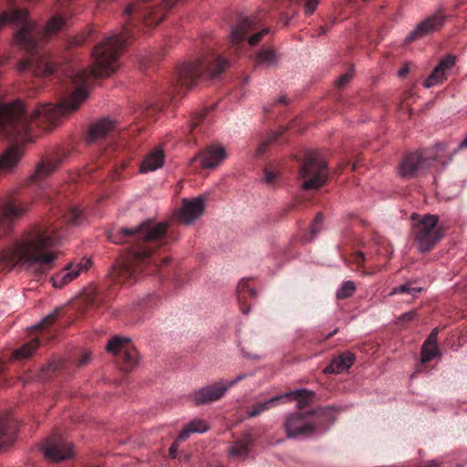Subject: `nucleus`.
Listing matches in <instances>:
<instances>
[{
    "mask_svg": "<svg viewBox=\"0 0 467 467\" xmlns=\"http://www.w3.org/2000/svg\"><path fill=\"white\" fill-rule=\"evenodd\" d=\"M295 207H296V204H291V205L289 206L288 210H289V211H290V210H293Z\"/></svg>",
    "mask_w": 467,
    "mask_h": 467,
    "instance_id": "bf43d9fd",
    "label": "nucleus"
},
{
    "mask_svg": "<svg viewBox=\"0 0 467 467\" xmlns=\"http://www.w3.org/2000/svg\"><path fill=\"white\" fill-rule=\"evenodd\" d=\"M90 361V353L88 351H84L81 353L79 358L77 361V365L78 367H82L87 365Z\"/></svg>",
    "mask_w": 467,
    "mask_h": 467,
    "instance_id": "a18cd8bd",
    "label": "nucleus"
},
{
    "mask_svg": "<svg viewBox=\"0 0 467 467\" xmlns=\"http://www.w3.org/2000/svg\"><path fill=\"white\" fill-rule=\"evenodd\" d=\"M28 209V203L16 199L6 201L2 207L0 222L10 223L22 217Z\"/></svg>",
    "mask_w": 467,
    "mask_h": 467,
    "instance_id": "5701e85b",
    "label": "nucleus"
},
{
    "mask_svg": "<svg viewBox=\"0 0 467 467\" xmlns=\"http://www.w3.org/2000/svg\"><path fill=\"white\" fill-rule=\"evenodd\" d=\"M455 57L451 55L442 58L424 81V87L431 88L442 82L446 78V72L455 65Z\"/></svg>",
    "mask_w": 467,
    "mask_h": 467,
    "instance_id": "b1692460",
    "label": "nucleus"
},
{
    "mask_svg": "<svg viewBox=\"0 0 467 467\" xmlns=\"http://www.w3.org/2000/svg\"><path fill=\"white\" fill-rule=\"evenodd\" d=\"M351 78V75L349 73H346V74H343L342 76H340L338 78V79L337 80V85L338 87H343L345 86L347 83H348L349 79Z\"/></svg>",
    "mask_w": 467,
    "mask_h": 467,
    "instance_id": "09e8293b",
    "label": "nucleus"
},
{
    "mask_svg": "<svg viewBox=\"0 0 467 467\" xmlns=\"http://www.w3.org/2000/svg\"><path fill=\"white\" fill-rule=\"evenodd\" d=\"M355 355L346 351L331 360L329 366L325 368V373L340 374L347 371L355 362Z\"/></svg>",
    "mask_w": 467,
    "mask_h": 467,
    "instance_id": "bb28decb",
    "label": "nucleus"
},
{
    "mask_svg": "<svg viewBox=\"0 0 467 467\" xmlns=\"http://www.w3.org/2000/svg\"><path fill=\"white\" fill-rule=\"evenodd\" d=\"M413 244L419 252L431 251L443 237V229L436 215L426 214L412 227Z\"/></svg>",
    "mask_w": 467,
    "mask_h": 467,
    "instance_id": "1a4fd4ad",
    "label": "nucleus"
},
{
    "mask_svg": "<svg viewBox=\"0 0 467 467\" xmlns=\"http://www.w3.org/2000/svg\"><path fill=\"white\" fill-rule=\"evenodd\" d=\"M416 317H417V312L412 310V311H409V312L402 314L400 317V322H409V321L414 320L416 318Z\"/></svg>",
    "mask_w": 467,
    "mask_h": 467,
    "instance_id": "de8ad7c7",
    "label": "nucleus"
},
{
    "mask_svg": "<svg viewBox=\"0 0 467 467\" xmlns=\"http://www.w3.org/2000/svg\"><path fill=\"white\" fill-rule=\"evenodd\" d=\"M209 430V426L204 420L195 419L189 422L180 432L178 440H187L192 433H203Z\"/></svg>",
    "mask_w": 467,
    "mask_h": 467,
    "instance_id": "473e14b6",
    "label": "nucleus"
},
{
    "mask_svg": "<svg viewBox=\"0 0 467 467\" xmlns=\"http://www.w3.org/2000/svg\"><path fill=\"white\" fill-rule=\"evenodd\" d=\"M279 57L275 49L271 47H264L260 49L254 58L257 67L263 66L265 67H274L278 63Z\"/></svg>",
    "mask_w": 467,
    "mask_h": 467,
    "instance_id": "7c9ffc66",
    "label": "nucleus"
},
{
    "mask_svg": "<svg viewBox=\"0 0 467 467\" xmlns=\"http://www.w3.org/2000/svg\"><path fill=\"white\" fill-rule=\"evenodd\" d=\"M356 285L352 281H345L337 291L336 296L338 300L350 297L356 291Z\"/></svg>",
    "mask_w": 467,
    "mask_h": 467,
    "instance_id": "f704fd0d",
    "label": "nucleus"
},
{
    "mask_svg": "<svg viewBox=\"0 0 467 467\" xmlns=\"http://www.w3.org/2000/svg\"><path fill=\"white\" fill-rule=\"evenodd\" d=\"M59 315V309H56L52 314L47 316L42 322L37 326L41 329V333L53 323L56 322Z\"/></svg>",
    "mask_w": 467,
    "mask_h": 467,
    "instance_id": "a19ab883",
    "label": "nucleus"
},
{
    "mask_svg": "<svg viewBox=\"0 0 467 467\" xmlns=\"http://www.w3.org/2000/svg\"><path fill=\"white\" fill-rule=\"evenodd\" d=\"M365 260V256L362 253H357L355 254V261L358 265L361 264L362 262H364Z\"/></svg>",
    "mask_w": 467,
    "mask_h": 467,
    "instance_id": "5fc2aeb1",
    "label": "nucleus"
},
{
    "mask_svg": "<svg viewBox=\"0 0 467 467\" xmlns=\"http://www.w3.org/2000/svg\"><path fill=\"white\" fill-rule=\"evenodd\" d=\"M260 20L261 18L257 16H238L232 29L229 55L241 51L245 41L250 46H256L263 36L268 34V28H261Z\"/></svg>",
    "mask_w": 467,
    "mask_h": 467,
    "instance_id": "6e6552de",
    "label": "nucleus"
},
{
    "mask_svg": "<svg viewBox=\"0 0 467 467\" xmlns=\"http://www.w3.org/2000/svg\"><path fill=\"white\" fill-rule=\"evenodd\" d=\"M443 146L439 144L435 152L432 150L415 151L404 156L399 165V174L402 178H413L420 172L428 170L433 161H439L438 151L442 150Z\"/></svg>",
    "mask_w": 467,
    "mask_h": 467,
    "instance_id": "9b49d317",
    "label": "nucleus"
},
{
    "mask_svg": "<svg viewBox=\"0 0 467 467\" xmlns=\"http://www.w3.org/2000/svg\"><path fill=\"white\" fill-rule=\"evenodd\" d=\"M82 220V211L70 207L56 223L35 225L25 232L20 239L0 253V260L9 268L23 265L34 267L39 274H46L54 267L57 259V253L52 248L64 238L60 232L62 225L76 226Z\"/></svg>",
    "mask_w": 467,
    "mask_h": 467,
    "instance_id": "7ed1b4c3",
    "label": "nucleus"
},
{
    "mask_svg": "<svg viewBox=\"0 0 467 467\" xmlns=\"http://www.w3.org/2000/svg\"><path fill=\"white\" fill-rule=\"evenodd\" d=\"M106 349L116 357V362L124 371L132 369L138 363L137 350L128 338L114 337L107 344Z\"/></svg>",
    "mask_w": 467,
    "mask_h": 467,
    "instance_id": "ddd939ff",
    "label": "nucleus"
},
{
    "mask_svg": "<svg viewBox=\"0 0 467 467\" xmlns=\"http://www.w3.org/2000/svg\"><path fill=\"white\" fill-rule=\"evenodd\" d=\"M177 0H141L138 5H129L125 13L132 17L119 34L110 36L99 43L92 50V68H83L72 72L67 78L70 95L57 104L39 105L34 109L32 118L36 120L43 118L50 124L77 110L88 98V88L94 79L109 76L119 67V58L126 45L136 38L142 27H150L160 24L166 11L171 8Z\"/></svg>",
    "mask_w": 467,
    "mask_h": 467,
    "instance_id": "f257e3e1",
    "label": "nucleus"
},
{
    "mask_svg": "<svg viewBox=\"0 0 467 467\" xmlns=\"http://www.w3.org/2000/svg\"><path fill=\"white\" fill-rule=\"evenodd\" d=\"M275 7L279 9L286 6L291 3H300L304 6V11L306 16H311L317 9L319 0H274Z\"/></svg>",
    "mask_w": 467,
    "mask_h": 467,
    "instance_id": "72a5a7b5",
    "label": "nucleus"
},
{
    "mask_svg": "<svg viewBox=\"0 0 467 467\" xmlns=\"http://www.w3.org/2000/svg\"><path fill=\"white\" fill-rule=\"evenodd\" d=\"M169 232V223L146 220L135 228L122 227L110 232L109 239L117 244H128L126 255L112 267L113 282L131 285L142 273L152 275L159 269V251L177 240Z\"/></svg>",
    "mask_w": 467,
    "mask_h": 467,
    "instance_id": "f03ea898",
    "label": "nucleus"
},
{
    "mask_svg": "<svg viewBox=\"0 0 467 467\" xmlns=\"http://www.w3.org/2000/svg\"><path fill=\"white\" fill-rule=\"evenodd\" d=\"M36 119L20 100L14 103L0 102V137L17 141H27L31 124Z\"/></svg>",
    "mask_w": 467,
    "mask_h": 467,
    "instance_id": "0eeeda50",
    "label": "nucleus"
},
{
    "mask_svg": "<svg viewBox=\"0 0 467 467\" xmlns=\"http://www.w3.org/2000/svg\"><path fill=\"white\" fill-rule=\"evenodd\" d=\"M335 421L332 407L319 408L306 413L296 411L289 414L284 423L288 438L309 436L318 431L323 432Z\"/></svg>",
    "mask_w": 467,
    "mask_h": 467,
    "instance_id": "423d86ee",
    "label": "nucleus"
},
{
    "mask_svg": "<svg viewBox=\"0 0 467 467\" xmlns=\"http://www.w3.org/2000/svg\"><path fill=\"white\" fill-rule=\"evenodd\" d=\"M356 169H357V163H354V164L352 165V170L354 171V170H356Z\"/></svg>",
    "mask_w": 467,
    "mask_h": 467,
    "instance_id": "680f3d73",
    "label": "nucleus"
},
{
    "mask_svg": "<svg viewBox=\"0 0 467 467\" xmlns=\"http://www.w3.org/2000/svg\"><path fill=\"white\" fill-rule=\"evenodd\" d=\"M42 451L46 459L51 462H59L74 456L72 442L58 432H54L46 439L42 444Z\"/></svg>",
    "mask_w": 467,
    "mask_h": 467,
    "instance_id": "4468645a",
    "label": "nucleus"
},
{
    "mask_svg": "<svg viewBox=\"0 0 467 467\" xmlns=\"http://www.w3.org/2000/svg\"><path fill=\"white\" fill-rule=\"evenodd\" d=\"M447 19L445 9L442 5L431 16L421 21L406 37V43H411L422 36L439 31L444 26Z\"/></svg>",
    "mask_w": 467,
    "mask_h": 467,
    "instance_id": "2eb2a0df",
    "label": "nucleus"
},
{
    "mask_svg": "<svg viewBox=\"0 0 467 467\" xmlns=\"http://www.w3.org/2000/svg\"><path fill=\"white\" fill-rule=\"evenodd\" d=\"M245 377H246V374H241V375H238L235 378V379H234V380L224 381V384H225L227 389H229L230 388L234 387L236 383H238L242 379H245Z\"/></svg>",
    "mask_w": 467,
    "mask_h": 467,
    "instance_id": "8fccbe9b",
    "label": "nucleus"
},
{
    "mask_svg": "<svg viewBox=\"0 0 467 467\" xmlns=\"http://www.w3.org/2000/svg\"><path fill=\"white\" fill-rule=\"evenodd\" d=\"M205 198L199 196L192 200L183 199L182 208L175 213L180 223L191 224L204 212Z\"/></svg>",
    "mask_w": 467,
    "mask_h": 467,
    "instance_id": "a211bd4d",
    "label": "nucleus"
},
{
    "mask_svg": "<svg viewBox=\"0 0 467 467\" xmlns=\"http://www.w3.org/2000/svg\"><path fill=\"white\" fill-rule=\"evenodd\" d=\"M322 223H323V214L321 213H318L316 215V217L311 224V227H310V233L313 236H316L321 231Z\"/></svg>",
    "mask_w": 467,
    "mask_h": 467,
    "instance_id": "37998d69",
    "label": "nucleus"
},
{
    "mask_svg": "<svg viewBox=\"0 0 467 467\" xmlns=\"http://www.w3.org/2000/svg\"><path fill=\"white\" fill-rule=\"evenodd\" d=\"M206 115L205 111L199 112L195 115V117L192 119L191 122V130L192 131L199 124L200 122L204 119Z\"/></svg>",
    "mask_w": 467,
    "mask_h": 467,
    "instance_id": "c03bdc74",
    "label": "nucleus"
},
{
    "mask_svg": "<svg viewBox=\"0 0 467 467\" xmlns=\"http://www.w3.org/2000/svg\"><path fill=\"white\" fill-rule=\"evenodd\" d=\"M23 156V150L19 146L7 148L0 154V175L12 172L18 165Z\"/></svg>",
    "mask_w": 467,
    "mask_h": 467,
    "instance_id": "393cba45",
    "label": "nucleus"
},
{
    "mask_svg": "<svg viewBox=\"0 0 467 467\" xmlns=\"http://www.w3.org/2000/svg\"><path fill=\"white\" fill-rule=\"evenodd\" d=\"M254 439L251 432H244L228 449L229 456L244 459L253 446Z\"/></svg>",
    "mask_w": 467,
    "mask_h": 467,
    "instance_id": "a878e982",
    "label": "nucleus"
},
{
    "mask_svg": "<svg viewBox=\"0 0 467 467\" xmlns=\"http://www.w3.org/2000/svg\"><path fill=\"white\" fill-rule=\"evenodd\" d=\"M163 104L149 105L147 107L140 106L136 110L140 115L137 118H152L157 111L162 110Z\"/></svg>",
    "mask_w": 467,
    "mask_h": 467,
    "instance_id": "4c0bfd02",
    "label": "nucleus"
},
{
    "mask_svg": "<svg viewBox=\"0 0 467 467\" xmlns=\"http://www.w3.org/2000/svg\"><path fill=\"white\" fill-rule=\"evenodd\" d=\"M60 367H61L60 360H56V359L46 364L42 368L43 379L47 378V376H46V374H47L49 372H55V371L58 370L60 368Z\"/></svg>",
    "mask_w": 467,
    "mask_h": 467,
    "instance_id": "79ce46f5",
    "label": "nucleus"
},
{
    "mask_svg": "<svg viewBox=\"0 0 467 467\" xmlns=\"http://www.w3.org/2000/svg\"><path fill=\"white\" fill-rule=\"evenodd\" d=\"M116 132V121L103 118L89 126L86 140L88 144H100L113 140Z\"/></svg>",
    "mask_w": 467,
    "mask_h": 467,
    "instance_id": "dca6fc26",
    "label": "nucleus"
},
{
    "mask_svg": "<svg viewBox=\"0 0 467 467\" xmlns=\"http://www.w3.org/2000/svg\"><path fill=\"white\" fill-rule=\"evenodd\" d=\"M410 72V65L405 64L398 72L400 78H406Z\"/></svg>",
    "mask_w": 467,
    "mask_h": 467,
    "instance_id": "864d4df0",
    "label": "nucleus"
},
{
    "mask_svg": "<svg viewBox=\"0 0 467 467\" xmlns=\"http://www.w3.org/2000/svg\"><path fill=\"white\" fill-rule=\"evenodd\" d=\"M183 440H176L171 446L170 450H169V453L171 455V457L172 458H176L177 456V451H178V448H179V442L180 441H182Z\"/></svg>",
    "mask_w": 467,
    "mask_h": 467,
    "instance_id": "3c124183",
    "label": "nucleus"
},
{
    "mask_svg": "<svg viewBox=\"0 0 467 467\" xmlns=\"http://www.w3.org/2000/svg\"><path fill=\"white\" fill-rule=\"evenodd\" d=\"M86 40H87V37L83 35H80V36L73 37L70 44L72 46H81L86 42Z\"/></svg>",
    "mask_w": 467,
    "mask_h": 467,
    "instance_id": "603ef678",
    "label": "nucleus"
},
{
    "mask_svg": "<svg viewBox=\"0 0 467 467\" xmlns=\"http://www.w3.org/2000/svg\"><path fill=\"white\" fill-rule=\"evenodd\" d=\"M276 103L285 105L287 103V99L285 96L280 97Z\"/></svg>",
    "mask_w": 467,
    "mask_h": 467,
    "instance_id": "6e6d98bb",
    "label": "nucleus"
},
{
    "mask_svg": "<svg viewBox=\"0 0 467 467\" xmlns=\"http://www.w3.org/2000/svg\"><path fill=\"white\" fill-rule=\"evenodd\" d=\"M161 56H162L161 54H158V58H157V59H160V57H161Z\"/></svg>",
    "mask_w": 467,
    "mask_h": 467,
    "instance_id": "69168bd1",
    "label": "nucleus"
},
{
    "mask_svg": "<svg viewBox=\"0 0 467 467\" xmlns=\"http://www.w3.org/2000/svg\"><path fill=\"white\" fill-rule=\"evenodd\" d=\"M111 298L112 293H109L104 286L90 285L85 288L82 294L83 303L90 308H99Z\"/></svg>",
    "mask_w": 467,
    "mask_h": 467,
    "instance_id": "aec40b11",
    "label": "nucleus"
},
{
    "mask_svg": "<svg viewBox=\"0 0 467 467\" xmlns=\"http://www.w3.org/2000/svg\"><path fill=\"white\" fill-rule=\"evenodd\" d=\"M439 350L437 346L434 345H422L421 348V362L427 363L432 360L436 356H438Z\"/></svg>",
    "mask_w": 467,
    "mask_h": 467,
    "instance_id": "58836bf2",
    "label": "nucleus"
},
{
    "mask_svg": "<svg viewBox=\"0 0 467 467\" xmlns=\"http://www.w3.org/2000/svg\"><path fill=\"white\" fill-rule=\"evenodd\" d=\"M421 290L422 289L420 287L413 286L412 283L409 282L407 284H404V285H399L397 287H394L390 294L391 295L408 294V295L411 296V298H413L417 294L421 292Z\"/></svg>",
    "mask_w": 467,
    "mask_h": 467,
    "instance_id": "c9c22d12",
    "label": "nucleus"
},
{
    "mask_svg": "<svg viewBox=\"0 0 467 467\" xmlns=\"http://www.w3.org/2000/svg\"><path fill=\"white\" fill-rule=\"evenodd\" d=\"M18 428L17 420L11 415L0 416V449L15 441Z\"/></svg>",
    "mask_w": 467,
    "mask_h": 467,
    "instance_id": "4be33fe9",
    "label": "nucleus"
},
{
    "mask_svg": "<svg viewBox=\"0 0 467 467\" xmlns=\"http://www.w3.org/2000/svg\"><path fill=\"white\" fill-rule=\"evenodd\" d=\"M230 62L212 48L207 47L195 60L181 65L174 77L173 93L181 94L196 84L201 76L210 78H217L228 67ZM175 99V94L171 98V102Z\"/></svg>",
    "mask_w": 467,
    "mask_h": 467,
    "instance_id": "39448f33",
    "label": "nucleus"
},
{
    "mask_svg": "<svg viewBox=\"0 0 467 467\" xmlns=\"http://www.w3.org/2000/svg\"><path fill=\"white\" fill-rule=\"evenodd\" d=\"M6 25H14L18 29L14 34L17 46L26 52L27 57L18 64L20 72L31 71L35 76H49L55 72L56 66L49 57L38 47L40 36L56 35L67 26V19L60 14L53 16L44 28L40 29L29 16L27 10L15 5L0 13V30Z\"/></svg>",
    "mask_w": 467,
    "mask_h": 467,
    "instance_id": "20e7f679",
    "label": "nucleus"
},
{
    "mask_svg": "<svg viewBox=\"0 0 467 467\" xmlns=\"http://www.w3.org/2000/svg\"><path fill=\"white\" fill-rule=\"evenodd\" d=\"M164 162V153L161 149H155L145 158L140 166L141 172L155 171Z\"/></svg>",
    "mask_w": 467,
    "mask_h": 467,
    "instance_id": "c756f323",
    "label": "nucleus"
},
{
    "mask_svg": "<svg viewBox=\"0 0 467 467\" xmlns=\"http://www.w3.org/2000/svg\"><path fill=\"white\" fill-rule=\"evenodd\" d=\"M438 328H434L423 345H434L437 346Z\"/></svg>",
    "mask_w": 467,
    "mask_h": 467,
    "instance_id": "49530a36",
    "label": "nucleus"
},
{
    "mask_svg": "<svg viewBox=\"0 0 467 467\" xmlns=\"http://www.w3.org/2000/svg\"><path fill=\"white\" fill-rule=\"evenodd\" d=\"M40 345L39 337H36L25 343L20 348L15 349L12 353V358L22 360L30 358Z\"/></svg>",
    "mask_w": 467,
    "mask_h": 467,
    "instance_id": "2f4dec72",
    "label": "nucleus"
},
{
    "mask_svg": "<svg viewBox=\"0 0 467 467\" xmlns=\"http://www.w3.org/2000/svg\"><path fill=\"white\" fill-rule=\"evenodd\" d=\"M324 33H325V29L323 27H320L319 35L324 34Z\"/></svg>",
    "mask_w": 467,
    "mask_h": 467,
    "instance_id": "052dcab7",
    "label": "nucleus"
},
{
    "mask_svg": "<svg viewBox=\"0 0 467 467\" xmlns=\"http://www.w3.org/2000/svg\"><path fill=\"white\" fill-rule=\"evenodd\" d=\"M88 261H86L84 264H67L61 271L56 273L51 277L53 286L56 288L64 287L76 279L83 270L88 269Z\"/></svg>",
    "mask_w": 467,
    "mask_h": 467,
    "instance_id": "412c9836",
    "label": "nucleus"
},
{
    "mask_svg": "<svg viewBox=\"0 0 467 467\" xmlns=\"http://www.w3.org/2000/svg\"><path fill=\"white\" fill-rule=\"evenodd\" d=\"M153 60H155V58H152L150 61H148L147 63L150 64L151 62H153Z\"/></svg>",
    "mask_w": 467,
    "mask_h": 467,
    "instance_id": "0e129e2a",
    "label": "nucleus"
},
{
    "mask_svg": "<svg viewBox=\"0 0 467 467\" xmlns=\"http://www.w3.org/2000/svg\"><path fill=\"white\" fill-rule=\"evenodd\" d=\"M285 130V129L284 128V129H282V130L280 132L273 134L269 140H265L262 143H260L256 150V155L257 156L263 155L266 151L269 144L276 142L278 140L279 136L282 133H284Z\"/></svg>",
    "mask_w": 467,
    "mask_h": 467,
    "instance_id": "ea45409f",
    "label": "nucleus"
},
{
    "mask_svg": "<svg viewBox=\"0 0 467 467\" xmlns=\"http://www.w3.org/2000/svg\"><path fill=\"white\" fill-rule=\"evenodd\" d=\"M60 162L61 161L58 159L41 161L36 166L34 174L31 176V181L33 182H40L44 181L60 165Z\"/></svg>",
    "mask_w": 467,
    "mask_h": 467,
    "instance_id": "c85d7f7f",
    "label": "nucleus"
},
{
    "mask_svg": "<svg viewBox=\"0 0 467 467\" xmlns=\"http://www.w3.org/2000/svg\"><path fill=\"white\" fill-rule=\"evenodd\" d=\"M167 262H168V258H164V259L162 260V263H164V264H166Z\"/></svg>",
    "mask_w": 467,
    "mask_h": 467,
    "instance_id": "e2e57ef3",
    "label": "nucleus"
},
{
    "mask_svg": "<svg viewBox=\"0 0 467 467\" xmlns=\"http://www.w3.org/2000/svg\"><path fill=\"white\" fill-rule=\"evenodd\" d=\"M299 176L304 180V190L318 189L327 180V164L318 152L308 151L301 163Z\"/></svg>",
    "mask_w": 467,
    "mask_h": 467,
    "instance_id": "9d476101",
    "label": "nucleus"
},
{
    "mask_svg": "<svg viewBox=\"0 0 467 467\" xmlns=\"http://www.w3.org/2000/svg\"><path fill=\"white\" fill-rule=\"evenodd\" d=\"M316 393L305 389L289 391L284 395L275 396L265 401L257 402L251 410L247 411L248 418L257 417L263 412L277 406V404L284 399L291 398L297 401V409L304 410L307 405L313 402Z\"/></svg>",
    "mask_w": 467,
    "mask_h": 467,
    "instance_id": "f8f14e48",
    "label": "nucleus"
},
{
    "mask_svg": "<svg viewBox=\"0 0 467 467\" xmlns=\"http://www.w3.org/2000/svg\"><path fill=\"white\" fill-rule=\"evenodd\" d=\"M256 296V291L251 287L249 280H241L237 286V299L241 311L247 315L250 311V306H247V301L250 298Z\"/></svg>",
    "mask_w": 467,
    "mask_h": 467,
    "instance_id": "cd10ccee",
    "label": "nucleus"
},
{
    "mask_svg": "<svg viewBox=\"0 0 467 467\" xmlns=\"http://www.w3.org/2000/svg\"><path fill=\"white\" fill-rule=\"evenodd\" d=\"M463 148H467V137L458 146V150Z\"/></svg>",
    "mask_w": 467,
    "mask_h": 467,
    "instance_id": "4d7b16f0",
    "label": "nucleus"
},
{
    "mask_svg": "<svg viewBox=\"0 0 467 467\" xmlns=\"http://www.w3.org/2000/svg\"><path fill=\"white\" fill-rule=\"evenodd\" d=\"M223 380L204 386L193 391L191 399L195 405H204L220 400L227 391Z\"/></svg>",
    "mask_w": 467,
    "mask_h": 467,
    "instance_id": "f3484780",
    "label": "nucleus"
},
{
    "mask_svg": "<svg viewBox=\"0 0 467 467\" xmlns=\"http://www.w3.org/2000/svg\"><path fill=\"white\" fill-rule=\"evenodd\" d=\"M226 158L225 149L221 145H210L197 155H195L191 164L194 165L200 162V167L203 169H213L219 165Z\"/></svg>",
    "mask_w": 467,
    "mask_h": 467,
    "instance_id": "6ab92c4d",
    "label": "nucleus"
},
{
    "mask_svg": "<svg viewBox=\"0 0 467 467\" xmlns=\"http://www.w3.org/2000/svg\"><path fill=\"white\" fill-rule=\"evenodd\" d=\"M337 330L336 329V330H334L333 332L329 333V334L327 336V338H329V337H333V336L337 333Z\"/></svg>",
    "mask_w": 467,
    "mask_h": 467,
    "instance_id": "13d9d810",
    "label": "nucleus"
},
{
    "mask_svg": "<svg viewBox=\"0 0 467 467\" xmlns=\"http://www.w3.org/2000/svg\"><path fill=\"white\" fill-rule=\"evenodd\" d=\"M279 175L280 171L275 167H265L264 169V182L268 186H275L278 182Z\"/></svg>",
    "mask_w": 467,
    "mask_h": 467,
    "instance_id": "e433bc0d",
    "label": "nucleus"
}]
</instances>
